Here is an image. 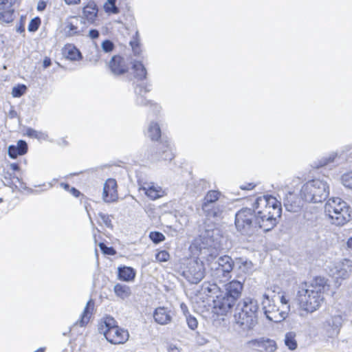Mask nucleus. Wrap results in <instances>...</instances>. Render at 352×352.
<instances>
[{"label":"nucleus","instance_id":"1","mask_svg":"<svg viewBox=\"0 0 352 352\" xmlns=\"http://www.w3.org/2000/svg\"><path fill=\"white\" fill-rule=\"evenodd\" d=\"M282 214L280 201L271 195L257 197L252 208L243 207L234 217L236 230L241 235L252 236L259 229L267 232L278 223Z\"/></svg>","mask_w":352,"mask_h":352},{"label":"nucleus","instance_id":"2","mask_svg":"<svg viewBox=\"0 0 352 352\" xmlns=\"http://www.w3.org/2000/svg\"><path fill=\"white\" fill-rule=\"evenodd\" d=\"M329 289L328 279L323 276H316L309 283H302L297 294L300 306L307 312L315 311L320 307L323 295Z\"/></svg>","mask_w":352,"mask_h":352},{"label":"nucleus","instance_id":"3","mask_svg":"<svg viewBox=\"0 0 352 352\" xmlns=\"http://www.w3.org/2000/svg\"><path fill=\"white\" fill-rule=\"evenodd\" d=\"M223 232L219 224L204 221L199 234V243L197 248L199 256L207 261H212L219 255L218 250L222 248Z\"/></svg>","mask_w":352,"mask_h":352},{"label":"nucleus","instance_id":"4","mask_svg":"<svg viewBox=\"0 0 352 352\" xmlns=\"http://www.w3.org/2000/svg\"><path fill=\"white\" fill-rule=\"evenodd\" d=\"M148 137L152 140L151 144L145 146L144 156L151 162L160 160L171 161L175 155L173 148L168 140H160L162 137L160 126L157 122H151L147 131Z\"/></svg>","mask_w":352,"mask_h":352},{"label":"nucleus","instance_id":"5","mask_svg":"<svg viewBox=\"0 0 352 352\" xmlns=\"http://www.w3.org/2000/svg\"><path fill=\"white\" fill-rule=\"evenodd\" d=\"M260 312L258 301L254 297L245 296L236 304L234 318L241 328L250 330L258 323Z\"/></svg>","mask_w":352,"mask_h":352},{"label":"nucleus","instance_id":"6","mask_svg":"<svg viewBox=\"0 0 352 352\" xmlns=\"http://www.w3.org/2000/svg\"><path fill=\"white\" fill-rule=\"evenodd\" d=\"M300 192L305 201L321 203L328 197L329 186L326 181L314 179L306 182L301 187Z\"/></svg>","mask_w":352,"mask_h":352},{"label":"nucleus","instance_id":"7","mask_svg":"<svg viewBox=\"0 0 352 352\" xmlns=\"http://www.w3.org/2000/svg\"><path fill=\"white\" fill-rule=\"evenodd\" d=\"M324 211L333 223L343 226L352 217V208L340 197H332L325 204Z\"/></svg>","mask_w":352,"mask_h":352},{"label":"nucleus","instance_id":"8","mask_svg":"<svg viewBox=\"0 0 352 352\" xmlns=\"http://www.w3.org/2000/svg\"><path fill=\"white\" fill-rule=\"evenodd\" d=\"M214 259L209 261L211 263V276L220 283L224 282L225 280L223 279L230 277V274L234 267V259L228 255L221 256L217 261L213 262Z\"/></svg>","mask_w":352,"mask_h":352},{"label":"nucleus","instance_id":"9","mask_svg":"<svg viewBox=\"0 0 352 352\" xmlns=\"http://www.w3.org/2000/svg\"><path fill=\"white\" fill-rule=\"evenodd\" d=\"M276 296L270 297L268 294L263 295V300L261 302L262 309L266 318L272 322L278 323L284 320L288 316V307L285 310H281L280 307L275 304Z\"/></svg>","mask_w":352,"mask_h":352},{"label":"nucleus","instance_id":"10","mask_svg":"<svg viewBox=\"0 0 352 352\" xmlns=\"http://www.w3.org/2000/svg\"><path fill=\"white\" fill-rule=\"evenodd\" d=\"M206 269L202 261L190 260L182 272V276L190 284L199 283L205 276Z\"/></svg>","mask_w":352,"mask_h":352},{"label":"nucleus","instance_id":"11","mask_svg":"<svg viewBox=\"0 0 352 352\" xmlns=\"http://www.w3.org/2000/svg\"><path fill=\"white\" fill-rule=\"evenodd\" d=\"M212 302L213 309L217 314L222 316L226 315L235 305L236 306V302L224 293L222 289L212 300Z\"/></svg>","mask_w":352,"mask_h":352},{"label":"nucleus","instance_id":"12","mask_svg":"<svg viewBox=\"0 0 352 352\" xmlns=\"http://www.w3.org/2000/svg\"><path fill=\"white\" fill-rule=\"evenodd\" d=\"M247 346L260 352H274L277 349L276 342L265 337L252 339L247 342Z\"/></svg>","mask_w":352,"mask_h":352},{"label":"nucleus","instance_id":"13","mask_svg":"<svg viewBox=\"0 0 352 352\" xmlns=\"http://www.w3.org/2000/svg\"><path fill=\"white\" fill-rule=\"evenodd\" d=\"M303 201L302 196L299 197L294 192L289 191L283 200V204L285 210L291 212H298L300 211L302 206Z\"/></svg>","mask_w":352,"mask_h":352},{"label":"nucleus","instance_id":"14","mask_svg":"<svg viewBox=\"0 0 352 352\" xmlns=\"http://www.w3.org/2000/svg\"><path fill=\"white\" fill-rule=\"evenodd\" d=\"M105 339L112 344H120L125 343L129 338V331L126 329L116 327L104 335Z\"/></svg>","mask_w":352,"mask_h":352},{"label":"nucleus","instance_id":"15","mask_svg":"<svg viewBox=\"0 0 352 352\" xmlns=\"http://www.w3.org/2000/svg\"><path fill=\"white\" fill-rule=\"evenodd\" d=\"M342 317L336 315L328 318L324 323L326 335L329 338H333L340 333L342 324Z\"/></svg>","mask_w":352,"mask_h":352},{"label":"nucleus","instance_id":"16","mask_svg":"<svg viewBox=\"0 0 352 352\" xmlns=\"http://www.w3.org/2000/svg\"><path fill=\"white\" fill-rule=\"evenodd\" d=\"M85 23L84 19L78 16H71L67 19L65 22L64 31L65 36L70 37L82 34L83 30H80L78 26Z\"/></svg>","mask_w":352,"mask_h":352},{"label":"nucleus","instance_id":"17","mask_svg":"<svg viewBox=\"0 0 352 352\" xmlns=\"http://www.w3.org/2000/svg\"><path fill=\"white\" fill-rule=\"evenodd\" d=\"M102 199L104 202L111 203L117 200V183L114 179H108L104 184Z\"/></svg>","mask_w":352,"mask_h":352},{"label":"nucleus","instance_id":"18","mask_svg":"<svg viewBox=\"0 0 352 352\" xmlns=\"http://www.w3.org/2000/svg\"><path fill=\"white\" fill-rule=\"evenodd\" d=\"M223 286L224 287L223 292L237 302L241 296L243 289V283L237 280H233L226 284H224Z\"/></svg>","mask_w":352,"mask_h":352},{"label":"nucleus","instance_id":"19","mask_svg":"<svg viewBox=\"0 0 352 352\" xmlns=\"http://www.w3.org/2000/svg\"><path fill=\"white\" fill-rule=\"evenodd\" d=\"M109 67L111 73L116 76L122 75L128 71V67L124 58L119 55H115L111 57Z\"/></svg>","mask_w":352,"mask_h":352},{"label":"nucleus","instance_id":"20","mask_svg":"<svg viewBox=\"0 0 352 352\" xmlns=\"http://www.w3.org/2000/svg\"><path fill=\"white\" fill-rule=\"evenodd\" d=\"M140 189L151 200L157 199L164 195L162 188L153 182L144 183L141 185Z\"/></svg>","mask_w":352,"mask_h":352},{"label":"nucleus","instance_id":"21","mask_svg":"<svg viewBox=\"0 0 352 352\" xmlns=\"http://www.w3.org/2000/svg\"><path fill=\"white\" fill-rule=\"evenodd\" d=\"M204 216L206 217L205 221L208 222H213L211 219H219L222 217L224 210V206L221 203L210 205V206L204 207L201 208Z\"/></svg>","mask_w":352,"mask_h":352},{"label":"nucleus","instance_id":"22","mask_svg":"<svg viewBox=\"0 0 352 352\" xmlns=\"http://www.w3.org/2000/svg\"><path fill=\"white\" fill-rule=\"evenodd\" d=\"M171 310L165 307H158L153 311V318L156 323L165 325L172 320Z\"/></svg>","mask_w":352,"mask_h":352},{"label":"nucleus","instance_id":"23","mask_svg":"<svg viewBox=\"0 0 352 352\" xmlns=\"http://www.w3.org/2000/svg\"><path fill=\"white\" fill-rule=\"evenodd\" d=\"M28 151V145L23 140H18L16 144H11L8 148V155L11 159L24 155Z\"/></svg>","mask_w":352,"mask_h":352},{"label":"nucleus","instance_id":"24","mask_svg":"<svg viewBox=\"0 0 352 352\" xmlns=\"http://www.w3.org/2000/svg\"><path fill=\"white\" fill-rule=\"evenodd\" d=\"M341 154H339L337 151H332L327 155H323L320 158L315 160L313 163V167L315 168H320L336 162L338 158H340Z\"/></svg>","mask_w":352,"mask_h":352},{"label":"nucleus","instance_id":"25","mask_svg":"<svg viewBox=\"0 0 352 352\" xmlns=\"http://www.w3.org/2000/svg\"><path fill=\"white\" fill-rule=\"evenodd\" d=\"M136 274V270L131 266L121 265L118 267V278L121 281L133 282Z\"/></svg>","mask_w":352,"mask_h":352},{"label":"nucleus","instance_id":"26","mask_svg":"<svg viewBox=\"0 0 352 352\" xmlns=\"http://www.w3.org/2000/svg\"><path fill=\"white\" fill-rule=\"evenodd\" d=\"M221 288L216 282H204L201 285V292L206 294L208 297L216 298V296L219 294Z\"/></svg>","mask_w":352,"mask_h":352},{"label":"nucleus","instance_id":"27","mask_svg":"<svg viewBox=\"0 0 352 352\" xmlns=\"http://www.w3.org/2000/svg\"><path fill=\"white\" fill-rule=\"evenodd\" d=\"M208 187V182L204 179H194L188 184V189L194 195H199Z\"/></svg>","mask_w":352,"mask_h":352},{"label":"nucleus","instance_id":"28","mask_svg":"<svg viewBox=\"0 0 352 352\" xmlns=\"http://www.w3.org/2000/svg\"><path fill=\"white\" fill-rule=\"evenodd\" d=\"M131 69L135 78L138 80H144L147 77V69L142 61L135 60L132 62Z\"/></svg>","mask_w":352,"mask_h":352},{"label":"nucleus","instance_id":"29","mask_svg":"<svg viewBox=\"0 0 352 352\" xmlns=\"http://www.w3.org/2000/svg\"><path fill=\"white\" fill-rule=\"evenodd\" d=\"M94 300L91 298L87 302L83 312L80 316V318L76 322L77 324H79L80 327H85L89 322L90 316L92 314L94 308Z\"/></svg>","mask_w":352,"mask_h":352},{"label":"nucleus","instance_id":"30","mask_svg":"<svg viewBox=\"0 0 352 352\" xmlns=\"http://www.w3.org/2000/svg\"><path fill=\"white\" fill-rule=\"evenodd\" d=\"M234 267L245 274L251 273L253 271L254 265L252 262L243 257H236L234 259Z\"/></svg>","mask_w":352,"mask_h":352},{"label":"nucleus","instance_id":"31","mask_svg":"<svg viewBox=\"0 0 352 352\" xmlns=\"http://www.w3.org/2000/svg\"><path fill=\"white\" fill-rule=\"evenodd\" d=\"M117 321L111 316H106L102 319V324L98 327V331L104 335L107 332H109L113 329L118 327Z\"/></svg>","mask_w":352,"mask_h":352},{"label":"nucleus","instance_id":"32","mask_svg":"<svg viewBox=\"0 0 352 352\" xmlns=\"http://www.w3.org/2000/svg\"><path fill=\"white\" fill-rule=\"evenodd\" d=\"M63 55L70 60H80L82 58L80 51L74 45H69L63 50Z\"/></svg>","mask_w":352,"mask_h":352},{"label":"nucleus","instance_id":"33","mask_svg":"<svg viewBox=\"0 0 352 352\" xmlns=\"http://www.w3.org/2000/svg\"><path fill=\"white\" fill-rule=\"evenodd\" d=\"M98 7L94 3H88L82 9L85 18L90 22H94L97 16Z\"/></svg>","mask_w":352,"mask_h":352},{"label":"nucleus","instance_id":"34","mask_svg":"<svg viewBox=\"0 0 352 352\" xmlns=\"http://www.w3.org/2000/svg\"><path fill=\"white\" fill-rule=\"evenodd\" d=\"M116 296L122 300L130 296L131 290L129 286L121 283H116L113 287Z\"/></svg>","mask_w":352,"mask_h":352},{"label":"nucleus","instance_id":"35","mask_svg":"<svg viewBox=\"0 0 352 352\" xmlns=\"http://www.w3.org/2000/svg\"><path fill=\"white\" fill-rule=\"evenodd\" d=\"M219 192L216 190H209L203 199L201 208L210 206V205L220 203L219 201Z\"/></svg>","mask_w":352,"mask_h":352},{"label":"nucleus","instance_id":"36","mask_svg":"<svg viewBox=\"0 0 352 352\" xmlns=\"http://www.w3.org/2000/svg\"><path fill=\"white\" fill-rule=\"evenodd\" d=\"M25 135L30 138L37 139L38 140H45L50 142H53V140L50 139L47 133L36 131L31 127H28L26 129Z\"/></svg>","mask_w":352,"mask_h":352},{"label":"nucleus","instance_id":"37","mask_svg":"<svg viewBox=\"0 0 352 352\" xmlns=\"http://www.w3.org/2000/svg\"><path fill=\"white\" fill-rule=\"evenodd\" d=\"M129 45L135 56H138L141 54L142 48L138 31H136L135 34L133 35L131 40L129 41Z\"/></svg>","mask_w":352,"mask_h":352},{"label":"nucleus","instance_id":"38","mask_svg":"<svg viewBox=\"0 0 352 352\" xmlns=\"http://www.w3.org/2000/svg\"><path fill=\"white\" fill-rule=\"evenodd\" d=\"M285 344L289 350L294 351L297 346V341L296 340V333L293 331L287 332L285 336Z\"/></svg>","mask_w":352,"mask_h":352},{"label":"nucleus","instance_id":"39","mask_svg":"<svg viewBox=\"0 0 352 352\" xmlns=\"http://www.w3.org/2000/svg\"><path fill=\"white\" fill-rule=\"evenodd\" d=\"M14 10L12 8L0 12V23H10L14 19Z\"/></svg>","mask_w":352,"mask_h":352},{"label":"nucleus","instance_id":"40","mask_svg":"<svg viewBox=\"0 0 352 352\" xmlns=\"http://www.w3.org/2000/svg\"><path fill=\"white\" fill-rule=\"evenodd\" d=\"M104 9L107 13L118 14L119 12V8L116 6V0H107Z\"/></svg>","mask_w":352,"mask_h":352},{"label":"nucleus","instance_id":"41","mask_svg":"<svg viewBox=\"0 0 352 352\" xmlns=\"http://www.w3.org/2000/svg\"><path fill=\"white\" fill-rule=\"evenodd\" d=\"M27 87L23 84H18L14 86L12 89V96L14 98H20L25 94Z\"/></svg>","mask_w":352,"mask_h":352},{"label":"nucleus","instance_id":"42","mask_svg":"<svg viewBox=\"0 0 352 352\" xmlns=\"http://www.w3.org/2000/svg\"><path fill=\"white\" fill-rule=\"evenodd\" d=\"M150 240L155 244H158L166 239L165 236L159 231H151L148 234Z\"/></svg>","mask_w":352,"mask_h":352},{"label":"nucleus","instance_id":"43","mask_svg":"<svg viewBox=\"0 0 352 352\" xmlns=\"http://www.w3.org/2000/svg\"><path fill=\"white\" fill-rule=\"evenodd\" d=\"M151 84L140 83L138 84L134 88L135 95H143L151 91Z\"/></svg>","mask_w":352,"mask_h":352},{"label":"nucleus","instance_id":"44","mask_svg":"<svg viewBox=\"0 0 352 352\" xmlns=\"http://www.w3.org/2000/svg\"><path fill=\"white\" fill-rule=\"evenodd\" d=\"M341 182L346 188L352 189V171L344 173L341 176Z\"/></svg>","mask_w":352,"mask_h":352},{"label":"nucleus","instance_id":"45","mask_svg":"<svg viewBox=\"0 0 352 352\" xmlns=\"http://www.w3.org/2000/svg\"><path fill=\"white\" fill-rule=\"evenodd\" d=\"M41 22V19L38 16L32 19L28 24V30L30 32H35L39 28Z\"/></svg>","mask_w":352,"mask_h":352},{"label":"nucleus","instance_id":"46","mask_svg":"<svg viewBox=\"0 0 352 352\" xmlns=\"http://www.w3.org/2000/svg\"><path fill=\"white\" fill-rule=\"evenodd\" d=\"M101 47L104 52L110 53L114 50L115 45L112 41L109 39H105L102 42Z\"/></svg>","mask_w":352,"mask_h":352},{"label":"nucleus","instance_id":"47","mask_svg":"<svg viewBox=\"0 0 352 352\" xmlns=\"http://www.w3.org/2000/svg\"><path fill=\"white\" fill-rule=\"evenodd\" d=\"M170 258V254L168 251L163 250L155 254V259L159 262H166Z\"/></svg>","mask_w":352,"mask_h":352},{"label":"nucleus","instance_id":"48","mask_svg":"<svg viewBox=\"0 0 352 352\" xmlns=\"http://www.w3.org/2000/svg\"><path fill=\"white\" fill-rule=\"evenodd\" d=\"M98 215L102 221V223H104L106 227L113 229V226L111 223V219H110V216L108 214H104L100 212Z\"/></svg>","mask_w":352,"mask_h":352},{"label":"nucleus","instance_id":"49","mask_svg":"<svg viewBox=\"0 0 352 352\" xmlns=\"http://www.w3.org/2000/svg\"><path fill=\"white\" fill-rule=\"evenodd\" d=\"M151 100H147L144 95H135V104L138 106L148 107Z\"/></svg>","mask_w":352,"mask_h":352},{"label":"nucleus","instance_id":"50","mask_svg":"<svg viewBox=\"0 0 352 352\" xmlns=\"http://www.w3.org/2000/svg\"><path fill=\"white\" fill-rule=\"evenodd\" d=\"M186 322L188 327L192 330H195L197 327V320L196 319L195 317L191 315L186 316Z\"/></svg>","mask_w":352,"mask_h":352},{"label":"nucleus","instance_id":"51","mask_svg":"<svg viewBox=\"0 0 352 352\" xmlns=\"http://www.w3.org/2000/svg\"><path fill=\"white\" fill-rule=\"evenodd\" d=\"M99 247H100L101 251L104 254L113 255L116 252V250H114V248L113 247H111V246L108 247L103 243H100Z\"/></svg>","mask_w":352,"mask_h":352},{"label":"nucleus","instance_id":"52","mask_svg":"<svg viewBox=\"0 0 352 352\" xmlns=\"http://www.w3.org/2000/svg\"><path fill=\"white\" fill-rule=\"evenodd\" d=\"M12 178H13V175L8 173L4 176V180L3 182L6 186H10L12 188H14V187L17 188V186L15 184H12Z\"/></svg>","mask_w":352,"mask_h":352},{"label":"nucleus","instance_id":"53","mask_svg":"<svg viewBox=\"0 0 352 352\" xmlns=\"http://www.w3.org/2000/svg\"><path fill=\"white\" fill-rule=\"evenodd\" d=\"M25 19L23 16L20 17L19 25L16 27V31L19 34L25 33Z\"/></svg>","mask_w":352,"mask_h":352},{"label":"nucleus","instance_id":"54","mask_svg":"<svg viewBox=\"0 0 352 352\" xmlns=\"http://www.w3.org/2000/svg\"><path fill=\"white\" fill-rule=\"evenodd\" d=\"M278 299L280 300V302L282 305L281 310H285L288 307V312L290 311V305L289 304V300L284 296H278Z\"/></svg>","mask_w":352,"mask_h":352},{"label":"nucleus","instance_id":"55","mask_svg":"<svg viewBox=\"0 0 352 352\" xmlns=\"http://www.w3.org/2000/svg\"><path fill=\"white\" fill-rule=\"evenodd\" d=\"M148 107L154 115H157L161 111V106L152 100L151 101Z\"/></svg>","mask_w":352,"mask_h":352},{"label":"nucleus","instance_id":"56","mask_svg":"<svg viewBox=\"0 0 352 352\" xmlns=\"http://www.w3.org/2000/svg\"><path fill=\"white\" fill-rule=\"evenodd\" d=\"M15 0H0V10L12 8Z\"/></svg>","mask_w":352,"mask_h":352},{"label":"nucleus","instance_id":"57","mask_svg":"<svg viewBox=\"0 0 352 352\" xmlns=\"http://www.w3.org/2000/svg\"><path fill=\"white\" fill-rule=\"evenodd\" d=\"M99 36H100V32L96 29H91L89 31V36L91 39H96V38H98L99 37Z\"/></svg>","mask_w":352,"mask_h":352},{"label":"nucleus","instance_id":"58","mask_svg":"<svg viewBox=\"0 0 352 352\" xmlns=\"http://www.w3.org/2000/svg\"><path fill=\"white\" fill-rule=\"evenodd\" d=\"M52 142L56 143L61 147H65L68 145V142L65 138H59L56 140H53Z\"/></svg>","mask_w":352,"mask_h":352},{"label":"nucleus","instance_id":"59","mask_svg":"<svg viewBox=\"0 0 352 352\" xmlns=\"http://www.w3.org/2000/svg\"><path fill=\"white\" fill-rule=\"evenodd\" d=\"M47 6V3L43 0H40L38 2L36 9L38 12H42L45 10Z\"/></svg>","mask_w":352,"mask_h":352},{"label":"nucleus","instance_id":"60","mask_svg":"<svg viewBox=\"0 0 352 352\" xmlns=\"http://www.w3.org/2000/svg\"><path fill=\"white\" fill-rule=\"evenodd\" d=\"M256 185L253 183H248L240 186V188L243 190H249L253 189Z\"/></svg>","mask_w":352,"mask_h":352},{"label":"nucleus","instance_id":"61","mask_svg":"<svg viewBox=\"0 0 352 352\" xmlns=\"http://www.w3.org/2000/svg\"><path fill=\"white\" fill-rule=\"evenodd\" d=\"M69 192L75 197H79L80 192L75 187H71Z\"/></svg>","mask_w":352,"mask_h":352},{"label":"nucleus","instance_id":"62","mask_svg":"<svg viewBox=\"0 0 352 352\" xmlns=\"http://www.w3.org/2000/svg\"><path fill=\"white\" fill-rule=\"evenodd\" d=\"M52 65V61L50 58L49 57H45V58L43 60V68L46 69Z\"/></svg>","mask_w":352,"mask_h":352},{"label":"nucleus","instance_id":"63","mask_svg":"<svg viewBox=\"0 0 352 352\" xmlns=\"http://www.w3.org/2000/svg\"><path fill=\"white\" fill-rule=\"evenodd\" d=\"M10 167L13 171H19L20 170V166L18 163H11Z\"/></svg>","mask_w":352,"mask_h":352},{"label":"nucleus","instance_id":"64","mask_svg":"<svg viewBox=\"0 0 352 352\" xmlns=\"http://www.w3.org/2000/svg\"><path fill=\"white\" fill-rule=\"evenodd\" d=\"M23 189H25L30 194L37 195V190H35V189H33L31 188H28L26 186H24Z\"/></svg>","mask_w":352,"mask_h":352}]
</instances>
